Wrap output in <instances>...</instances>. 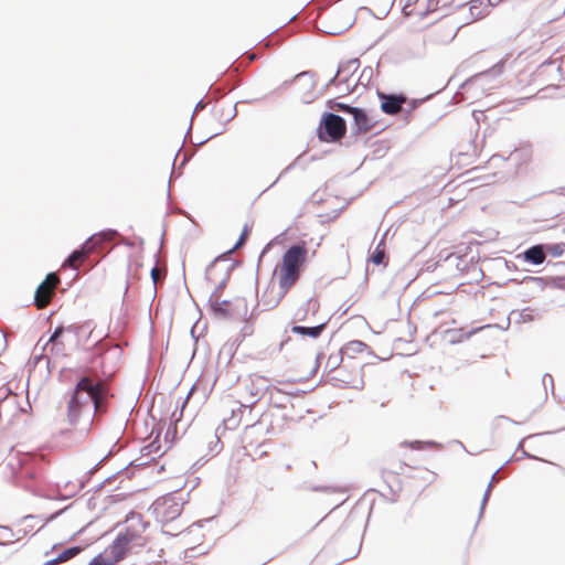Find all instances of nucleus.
Returning <instances> with one entry per match:
<instances>
[{"instance_id":"nucleus-24","label":"nucleus","mask_w":565,"mask_h":565,"mask_svg":"<svg viewBox=\"0 0 565 565\" xmlns=\"http://www.w3.org/2000/svg\"><path fill=\"white\" fill-rule=\"evenodd\" d=\"M317 73L315 71H303L295 75L294 79L301 81L305 79L303 83V89L307 93L313 92L316 88L317 82H316Z\"/></svg>"},{"instance_id":"nucleus-18","label":"nucleus","mask_w":565,"mask_h":565,"mask_svg":"<svg viewBox=\"0 0 565 565\" xmlns=\"http://www.w3.org/2000/svg\"><path fill=\"white\" fill-rule=\"evenodd\" d=\"M531 294L540 292L548 286V279L545 277L524 276L521 280Z\"/></svg>"},{"instance_id":"nucleus-23","label":"nucleus","mask_w":565,"mask_h":565,"mask_svg":"<svg viewBox=\"0 0 565 565\" xmlns=\"http://www.w3.org/2000/svg\"><path fill=\"white\" fill-rule=\"evenodd\" d=\"M512 317H516L518 322H532L539 318V312L531 307H526L522 310H512L509 319Z\"/></svg>"},{"instance_id":"nucleus-6","label":"nucleus","mask_w":565,"mask_h":565,"mask_svg":"<svg viewBox=\"0 0 565 565\" xmlns=\"http://www.w3.org/2000/svg\"><path fill=\"white\" fill-rule=\"evenodd\" d=\"M154 511L163 522L175 520L182 512L183 503L172 493L158 498L154 503Z\"/></svg>"},{"instance_id":"nucleus-11","label":"nucleus","mask_w":565,"mask_h":565,"mask_svg":"<svg viewBox=\"0 0 565 565\" xmlns=\"http://www.w3.org/2000/svg\"><path fill=\"white\" fill-rule=\"evenodd\" d=\"M238 300L239 299H237L235 303L225 299L207 301L209 310L215 318L227 320L233 317V312L236 308L243 307V303Z\"/></svg>"},{"instance_id":"nucleus-2","label":"nucleus","mask_w":565,"mask_h":565,"mask_svg":"<svg viewBox=\"0 0 565 565\" xmlns=\"http://www.w3.org/2000/svg\"><path fill=\"white\" fill-rule=\"evenodd\" d=\"M308 248L305 242L292 244L285 250L281 264L276 269L280 292L277 300L269 308H276L289 289L297 284L305 269Z\"/></svg>"},{"instance_id":"nucleus-50","label":"nucleus","mask_w":565,"mask_h":565,"mask_svg":"<svg viewBox=\"0 0 565 565\" xmlns=\"http://www.w3.org/2000/svg\"><path fill=\"white\" fill-rule=\"evenodd\" d=\"M65 510H66V509H62V510H58V511H56V512L52 513L50 516H47V518L45 519V523H47V522H51V521L55 520V519H56L58 515H61Z\"/></svg>"},{"instance_id":"nucleus-17","label":"nucleus","mask_w":565,"mask_h":565,"mask_svg":"<svg viewBox=\"0 0 565 565\" xmlns=\"http://www.w3.org/2000/svg\"><path fill=\"white\" fill-rule=\"evenodd\" d=\"M369 347L365 342L361 340H352L348 343H345L340 351L342 352L345 360H352L355 358L358 353L363 352Z\"/></svg>"},{"instance_id":"nucleus-20","label":"nucleus","mask_w":565,"mask_h":565,"mask_svg":"<svg viewBox=\"0 0 565 565\" xmlns=\"http://www.w3.org/2000/svg\"><path fill=\"white\" fill-rule=\"evenodd\" d=\"M493 72V70H488L469 77L460 85V89L468 90L472 87L482 86V83L491 77Z\"/></svg>"},{"instance_id":"nucleus-3","label":"nucleus","mask_w":565,"mask_h":565,"mask_svg":"<svg viewBox=\"0 0 565 565\" xmlns=\"http://www.w3.org/2000/svg\"><path fill=\"white\" fill-rule=\"evenodd\" d=\"M347 132V121L345 119L334 113L324 111L321 115L318 128L317 136L322 142H338L340 141Z\"/></svg>"},{"instance_id":"nucleus-43","label":"nucleus","mask_w":565,"mask_h":565,"mask_svg":"<svg viewBox=\"0 0 565 565\" xmlns=\"http://www.w3.org/2000/svg\"><path fill=\"white\" fill-rule=\"evenodd\" d=\"M512 460H520V458H519V457H515V456L513 455V456H512L510 459H508V460H507V461H505L501 467H499V468L494 471V473L492 475L491 480H490V482H489V484H488L487 489L492 490V487H493V479H494L495 475H497V473H498V472L503 468V466H505L507 463H509V462H510V461H512Z\"/></svg>"},{"instance_id":"nucleus-40","label":"nucleus","mask_w":565,"mask_h":565,"mask_svg":"<svg viewBox=\"0 0 565 565\" xmlns=\"http://www.w3.org/2000/svg\"><path fill=\"white\" fill-rule=\"evenodd\" d=\"M525 441V438L521 439L518 444V447H516V451H521L522 456L521 458H529V459H537L536 456L534 455H531L530 452H527L524 448H523V444Z\"/></svg>"},{"instance_id":"nucleus-55","label":"nucleus","mask_w":565,"mask_h":565,"mask_svg":"<svg viewBox=\"0 0 565 565\" xmlns=\"http://www.w3.org/2000/svg\"><path fill=\"white\" fill-rule=\"evenodd\" d=\"M205 105H206V104H205L202 99H201V100H199V102H198V104L195 105V108H194L193 114H195L196 111L202 110L203 108H205ZM193 116H194V115H192V117H193Z\"/></svg>"},{"instance_id":"nucleus-31","label":"nucleus","mask_w":565,"mask_h":565,"mask_svg":"<svg viewBox=\"0 0 565 565\" xmlns=\"http://www.w3.org/2000/svg\"><path fill=\"white\" fill-rule=\"evenodd\" d=\"M379 244L376 248L373 250V253L370 255L369 260L372 262L374 265H385L384 259L386 257L385 253L380 249Z\"/></svg>"},{"instance_id":"nucleus-22","label":"nucleus","mask_w":565,"mask_h":565,"mask_svg":"<svg viewBox=\"0 0 565 565\" xmlns=\"http://www.w3.org/2000/svg\"><path fill=\"white\" fill-rule=\"evenodd\" d=\"M238 301L243 303V317H244V322H245L239 334L242 335V339H245L246 337L252 335L254 332L253 322L255 321V316H254V312H250L249 315H247L248 308H247V302L245 300H238Z\"/></svg>"},{"instance_id":"nucleus-37","label":"nucleus","mask_w":565,"mask_h":565,"mask_svg":"<svg viewBox=\"0 0 565 565\" xmlns=\"http://www.w3.org/2000/svg\"><path fill=\"white\" fill-rule=\"evenodd\" d=\"M237 349V344L231 342L223 347L222 352H226L228 354V362H231Z\"/></svg>"},{"instance_id":"nucleus-19","label":"nucleus","mask_w":565,"mask_h":565,"mask_svg":"<svg viewBox=\"0 0 565 565\" xmlns=\"http://www.w3.org/2000/svg\"><path fill=\"white\" fill-rule=\"evenodd\" d=\"M51 289L52 288L50 287V285L46 284V281L40 282V285L36 287L34 291L33 303L38 308H42L46 305L51 296Z\"/></svg>"},{"instance_id":"nucleus-53","label":"nucleus","mask_w":565,"mask_h":565,"mask_svg":"<svg viewBox=\"0 0 565 565\" xmlns=\"http://www.w3.org/2000/svg\"><path fill=\"white\" fill-rule=\"evenodd\" d=\"M434 7H428L426 8V10H424L423 12L419 13V18L420 19H424L426 18L431 11H435L436 9H433Z\"/></svg>"},{"instance_id":"nucleus-39","label":"nucleus","mask_w":565,"mask_h":565,"mask_svg":"<svg viewBox=\"0 0 565 565\" xmlns=\"http://www.w3.org/2000/svg\"><path fill=\"white\" fill-rule=\"evenodd\" d=\"M111 450L106 455L104 456L94 467H92L88 471H87V475L88 477H90L92 475H94L100 467L111 456Z\"/></svg>"},{"instance_id":"nucleus-48","label":"nucleus","mask_w":565,"mask_h":565,"mask_svg":"<svg viewBox=\"0 0 565 565\" xmlns=\"http://www.w3.org/2000/svg\"><path fill=\"white\" fill-rule=\"evenodd\" d=\"M548 379L547 385L551 386L552 393H554V380L551 374L545 373L542 379V383L544 385V388L546 390V380Z\"/></svg>"},{"instance_id":"nucleus-4","label":"nucleus","mask_w":565,"mask_h":565,"mask_svg":"<svg viewBox=\"0 0 565 565\" xmlns=\"http://www.w3.org/2000/svg\"><path fill=\"white\" fill-rule=\"evenodd\" d=\"M141 540V531L132 526H127L124 531H120L109 547L113 561H122L135 546L142 545Z\"/></svg>"},{"instance_id":"nucleus-51","label":"nucleus","mask_w":565,"mask_h":565,"mask_svg":"<svg viewBox=\"0 0 565 565\" xmlns=\"http://www.w3.org/2000/svg\"><path fill=\"white\" fill-rule=\"evenodd\" d=\"M157 275H158V270H157V265L154 264V266L150 270V276H151V279H152V282L154 286L157 284Z\"/></svg>"},{"instance_id":"nucleus-62","label":"nucleus","mask_w":565,"mask_h":565,"mask_svg":"<svg viewBox=\"0 0 565 565\" xmlns=\"http://www.w3.org/2000/svg\"><path fill=\"white\" fill-rule=\"evenodd\" d=\"M554 64H555V63H554V62H551V61H550V62H544V63H542V64L540 65L539 70H543V68H544V67H546V66H554Z\"/></svg>"},{"instance_id":"nucleus-1","label":"nucleus","mask_w":565,"mask_h":565,"mask_svg":"<svg viewBox=\"0 0 565 565\" xmlns=\"http://www.w3.org/2000/svg\"><path fill=\"white\" fill-rule=\"evenodd\" d=\"M111 397L113 393L103 380L89 374L78 376L67 402L66 417L68 424L72 426L77 425L82 413L89 411V403H92L93 412L89 419V426H92L98 416L107 412ZM89 431L90 427L86 428L84 437Z\"/></svg>"},{"instance_id":"nucleus-49","label":"nucleus","mask_w":565,"mask_h":565,"mask_svg":"<svg viewBox=\"0 0 565 565\" xmlns=\"http://www.w3.org/2000/svg\"><path fill=\"white\" fill-rule=\"evenodd\" d=\"M372 73H373V71H372V68H371V67H365V68L362 71V73H361V75H360L359 79L356 81V84H358V83H361V82H362V79H364V78H367V81H369V79L371 78V76H372Z\"/></svg>"},{"instance_id":"nucleus-52","label":"nucleus","mask_w":565,"mask_h":565,"mask_svg":"<svg viewBox=\"0 0 565 565\" xmlns=\"http://www.w3.org/2000/svg\"><path fill=\"white\" fill-rule=\"evenodd\" d=\"M193 153H184L183 158H182V161L180 163V167H184L192 158Z\"/></svg>"},{"instance_id":"nucleus-56","label":"nucleus","mask_w":565,"mask_h":565,"mask_svg":"<svg viewBox=\"0 0 565 565\" xmlns=\"http://www.w3.org/2000/svg\"><path fill=\"white\" fill-rule=\"evenodd\" d=\"M323 358V353H319L316 358V366L313 367L312 370V373H316L319 365H320V360Z\"/></svg>"},{"instance_id":"nucleus-54","label":"nucleus","mask_w":565,"mask_h":565,"mask_svg":"<svg viewBox=\"0 0 565 565\" xmlns=\"http://www.w3.org/2000/svg\"><path fill=\"white\" fill-rule=\"evenodd\" d=\"M505 266L509 270H518V265L514 262L505 260Z\"/></svg>"},{"instance_id":"nucleus-64","label":"nucleus","mask_w":565,"mask_h":565,"mask_svg":"<svg viewBox=\"0 0 565 565\" xmlns=\"http://www.w3.org/2000/svg\"><path fill=\"white\" fill-rule=\"evenodd\" d=\"M38 518L39 516L32 515V514L25 515V516H23L22 522H28L29 520H34V519H38Z\"/></svg>"},{"instance_id":"nucleus-12","label":"nucleus","mask_w":565,"mask_h":565,"mask_svg":"<svg viewBox=\"0 0 565 565\" xmlns=\"http://www.w3.org/2000/svg\"><path fill=\"white\" fill-rule=\"evenodd\" d=\"M515 260L539 266L546 260L545 245L535 244L515 255Z\"/></svg>"},{"instance_id":"nucleus-57","label":"nucleus","mask_w":565,"mask_h":565,"mask_svg":"<svg viewBox=\"0 0 565 565\" xmlns=\"http://www.w3.org/2000/svg\"><path fill=\"white\" fill-rule=\"evenodd\" d=\"M360 550H361V542L359 543V547L356 550H354L353 553L351 555H349L348 557H345L344 559H351V558L356 557L360 553Z\"/></svg>"},{"instance_id":"nucleus-16","label":"nucleus","mask_w":565,"mask_h":565,"mask_svg":"<svg viewBox=\"0 0 565 565\" xmlns=\"http://www.w3.org/2000/svg\"><path fill=\"white\" fill-rule=\"evenodd\" d=\"M36 473L38 472L34 468L23 465L19 476L20 486L34 494H36V491L33 483L36 480Z\"/></svg>"},{"instance_id":"nucleus-7","label":"nucleus","mask_w":565,"mask_h":565,"mask_svg":"<svg viewBox=\"0 0 565 565\" xmlns=\"http://www.w3.org/2000/svg\"><path fill=\"white\" fill-rule=\"evenodd\" d=\"M348 367L354 366L350 364L343 365L338 371L330 374V376L327 380V383H330L332 386L339 388L351 387L355 390H363L364 381L362 376L360 379H354L352 372L347 370Z\"/></svg>"},{"instance_id":"nucleus-61","label":"nucleus","mask_w":565,"mask_h":565,"mask_svg":"<svg viewBox=\"0 0 565 565\" xmlns=\"http://www.w3.org/2000/svg\"><path fill=\"white\" fill-rule=\"evenodd\" d=\"M243 341L244 339H242V335L238 334L231 343H236L238 348Z\"/></svg>"},{"instance_id":"nucleus-27","label":"nucleus","mask_w":565,"mask_h":565,"mask_svg":"<svg viewBox=\"0 0 565 565\" xmlns=\"http://www.w3.org/2000/svg\"><path fill=\"white\" fill-rule=\"evenodd\" d=\"M327 106H328V108L335 109V110L347 114V115H352L356 108L355 106H351L345 103L337 102L335 99H329L327 102Z\"/></svg>"},{"instance_id":"nucleus-8","label":"nucleus","mask_w":565,"mask_h":565,"mask_svg":"<svg viewBox=\"0 0 565 565\" xmlns=\"http://www.w3.org/2000/svg\"><path fill=\"white\" fill-rule=\"evenodd\" d=\"M377 97L381 102V110L386 115H395L404 109L407 96L403 93H384L377 90Z\"/></svg>"},{"instance_id":"nucleus-29","label":"nucleus","mask_w":565,"mask_h":565,"mask_svg":"<svg viewBox=\"0 0 565 565\" xmlns=\"http://www.w3.org/2000/svg\"><path fill=\"white\" fill-rule=\"evenodd\" d=\"M433 94L428 95L424 99H412L406 102L404 105V109H402L405 113V118L408 120V118L412 116V113L426 99L430 98Z\"/></svg>"},{"instance_id":"nucleus-28","label":"nucleus","mask_w":565,"mask_h":565,"mask_svg":"<svg viewBox=\"0 0 565 565\" xmlns=\"http://www.w3.org/2000/svg\"><path fill=\"white\" fill-rule=\"evenodd\" d=\"M64 333L65 327L62 324L56 326L49 340L43 344L42 351H44L46 345L50 343L53 344L54 347L60 344L62 345V343L58 340L63 337Z\"/></svg>"},{"instance_id":"nucleus-36","label":"nucleus","mask_w":565,"mask_h":565,"mask_svg":"<svg viewBox=\"0 0 565 565\" xmlns=\"http://www.w3.org/2000/svg\"><path fill=\"white\" fill-rule=\"evenodd\" d=\"M116 562L108 558L103 557L102 555H97L94 557L88 565H114Z\"/></svg>"},{"instance_id":"nucleus-41","label":"nucleus","mask_w":565,"mask_h":565,"mask_svg":"<svg viewBox=\"0 0 565 565\" xmlns=\"http://www.w3.org/2000/svg\"><path fill=\"white\" fill-rule=\"evenodd\" d=\"M43 281H46L50 287H54L56 284H58L60 278L55 273H49Z\"/></svg>"},{"instance_id":"nucleus-42","label":"nucleus","mask_w":565,"mask_h":565,"mask_svg":"<svg viewBox=\"0 0 565 565\" xmlns=\"http://www.w3.org/2000/svg\"><path fill=\"white\" fill-rule=\"evenodd\" d=\"M490 494H491V490L490 489H486L483 498H482V501H481V505H480L479 518H481L483 515V511H484L486 505H487V503L489 501Z\"/></svg>"},{"instance_id":"nucleus-21","label":"nucleus","mask_w":565,"mask_h":565,"mask_svg":"<svg viewBox=\"0 0 565 565\" xmlns=\"http://www.w3.org/2000/svg\"><path fill=\"white\" fill-rule=\"evenodd\" d=\"M319 310V302L318 300L313 298L307 299V301L295 312V319L298 321L306 320L309 311L312 312V315L317 313Z\"/></svg>"},{"instance_id":"nucleus-32","label":"nucleus","mask_w":565,"mask_h":565,"mask_svg":"<svg viewBox=\"0 0 565 565\" xmlns=\"http://www.w3.org/2000/svg\"><path fill=\"white\" fill-rule=\"evenodd\" d=\"M119 473H122V475H126L127 477H129V466H127L126 468L121 469L117 473H114V475L107 477L103 482H100L99 484L94 487V490L95 491L100 490L106 483L111 482L117 477V475H119Z\"/></svg>"},{"instance_id":"nucleus-63","label":"nucleus","mask_w":565,"mask_h":565,"mask_svg":"<svg viewBox=\"0 0 565 565\" xmlns=\"http://www.w3.org/2000/svg\"><path fill=\"white\" fill-rule=\"evenodd\" d=\"M417 2H418V0H407V1L405 2V7H406V8H411V7H413L414 4H416Z\"/></svg>"},{"instance_id":"nucleus-60","label":"nucleus","mask_w":565,"mask_h":565,"mask_svg":"<svg viewBox=\"0 0 565 565\" xmlns=\"http://www.w3.org/2000/svg\"><path fill=\"white\" fill-rule=\"evenodd\" d=\"M217 135H218V134H214V135H212V136L207 137L206 139L199 141V142L196 143V146H198V147H201L202 145H204L205 142H207L210 139H212V138L216 137Z\"/></svg>"},{"instance_id":"nucleus-15","label":"nucleus","mask_w":565,"mask_h":565,"mask_svg":"<svg viewBox=\"0 0 565 565\" xmlns=\"http://www.w3.org/2000/svg\"><path fill=\"white\" fill-rule=\"evenodd\" d=\"M327 323L328 322L326 321V322L319 323V324L313 326V327H306V326L294 324L290 328V331L292 333L301 335V337H309V338H312V339H318V338L321 337V334L326 330Z\"/></svg>"},{"instance_id":"nucleus-45","label":"nucleus","mask_w":565,"mask_h":565,"mask_svg":"<svg viewBox=\"0 0 565 565\" xmlns=\"http://www.w3.org/2000/svg\"><path fill=\"white\" fill-rule=\"evenodd\" d=\"M339 81H340V75H337V73H335V74H334V76H333V77H331V78L328 81V83L324 85V87H323V92H324L326 89H328L330 86H335V85H337V86H342L343 84H340V83H339Z\"/></svg>"},{"instance_id":"nucleus-58","label":"nucleus","mask_w":565,"mask_h":565,"mask_svg":"<svg viewBox=\"0 0 565 565\" xmlns=\"http://www.w3.org/2000/svg\"><path fill=\"white\" fill-rule=\"evenodd\" d=\"M276 300H277V299H275V300H268V301L262 300V301H263V303H262V305L264 306L263 310H269V309H270V308H269V306H270V305H273Z\"/></svg>"},{"instance_id":"nucleus-46","label":"nucleus","mask_w":565,"mask_h":565,"mask_svg":"<svg viewBox=\"0 0 565 565\" xmlns=\"http://www.w3.org/2000/svg\"><path fill=\"white\" fill-rule=\"evenodd\" d=\"M215 439L216 440L214 443L210 444V450L215 454H218L222 449V444H221V440H220L217 434H215Z\"/></svg>"},{"instance_id":"nucleus-59","label":"nucleus","mask_w":565,"mask_h":565,"mask_svg":"<svg viewBox=\"0 0 565 565\" xmlns=\"http://www.w3.org/2000/svg\"><path fill=\"white\" fill-rule=\"evenodd\" d=\"M402 12L405 18H409L413 14V11L409 10V8H406L405 6L403 7Z\"/></svg>"},{"instance_id":"nucleus-10","label":"nucleus","mask_w":565,"mask_h":565,"mask_svg":"<svg viewBox=\"0 0 565 565\" xmlns=\"http://www.w3.org/2000/svg\"><path fill=\"white\" fill-rule=\"evenodd\" d=\"M352 132L354 136L367 134L375 126V120L369 116L364 108L356 107L353 114Z\"/></svg>"},{"instance_id":"nucleus-25","label":"nucleus","mask_w":565,"mask_h":565,"mask_svg":"<svg viewBox=\"0 0 565 565\" xmlns=\"http://www.w3.org/2000/svg\"><path fill=\"white\" fill-rule=\"evenodd\" d=\"M344 361H345V359L340 350L338 353L330 354L327 360V364H326V367L329 369L328 377L330 376V374L334 373L340 367H342L341 364Z\"/></svg>"},{"instance_id":"nucleus-35","label":"nucleus","mask_w":565,"mask_h":565,"mask_svg":"<svg viewBox=\"0 0 565 565\" xmlns=\"http://www.w3.org/2000/svg\"><path fill=\"white\" fill-rule=\"evenodd\" d=\"M301 156L297 157L290 164H288L281 172L280 174L278 175V178L270 184V186H274L279 180L280 178H282L286 173H288L289 171H291L298 163L299 159H300Z\"/></svg>"},{"instance_id":"nucleus-14","label":"nucleus","mask_w":565,"mask_h":565,"mask_svg":"<svg viewBox=\"0 0 565 565\" xmlns=\"http://www.w3.org/2000/svg\"><path fill=\"white\" fill-rule=\"evenodd\" d=\"M236 265H237L236 262L225 263L224 276L215 281L217 284H216L214 290L211 292L210 298H209L207 301H213V300L221 299L222 292L226 288L227 282H228L230 277H231V274H232L233 269L236 267Z\"/></svg>"},{"instance_id":"nucleus-33","label":"nucleus","mask_w":565,"mask_h":565,"mask_svg":"<svg viewBox=\"0 0 565 565\" xmlns=\"http://www.w3.org/2000/svg\"><path fill=\"white\" fill-rule=\"evenodd\" d=\"M548 279V286L557 289H565V276H551Z\"/></svg>"},{"instance_id":"nucleus-38","label":"nucleus","mask_w":565,"mask_h":565,"mask_svg":"<svg viewBox=\"0 0 565 565\" xmlns=\"http://www.w3.org/2000/svg\"><path fill=\"white\" fill-rule=\"evenodd\" d=\"M455 0H427L428 7H434L433 9H438L439 7H448Z\"/></svg>"},{"instance_id":"nucleus-26","label":"nucleus","mask_w":565,"mask_h":565,"mask_svg":"<svg viewBox=\"0 0 565 565\" xmlns=\"http://www.w3.org/2000/svg\"><path fill=\"white\" fill-rule=\"evenodd\" d=\"M0 546H9L20 540V535L14 540L15 533L9 526H0Z\"/></svg>"},{"instance_id":"nucleus-30","label":"nucleus","mask_w":565,"mask_h":565,"mask_svg":"<svg viewBox=\"0 0 565 565\" xmlns=\"http://www.w3.org/2000/svg\"><path fill=\"white\" fill-rule=\"evenodd\" d=\"M545 245V255H551L553 257H561L565 252L564 244H544Z\"/></svg>"},{"instance_id":"nucleus-13","label":"nucleus","mask_w":565,"mask_h":565,"mask_svg":"<svg viewBox=\"0 0 565 565\" xmlns=\"http://www.w3.org/2000/svg\"><path fill=\"white\" fill-rule=\"evenodd\" d=\"M230 253H232V249L215 257L214 260L206 267L205 278L207 281H216L224 276L225 263L234 262L228 257Z\"/></svg>"},{"instance_id":"nucleus-5","label":"nucleus","mask_w":565,"mask_h":565,"mask_svg":"<svg viewBox=\"0 0 565 565\" xmlns=\"http://www.w3.org/2000/svg\"><path fill=\"white\" fill-rule=\"evenodd\" d=\"M118 235L116 230H103L97 234H93L87 238V241L82 244L78 248L74 249L63 262L62 267H70L72 269H76L75 263L85 257L88 253L93 252L98 244L102 242L111 239L114 236Z\"/></svg>"},{"instance_id":"nucleus-44","label":"nucleus","mask_w":565,"mask_h":565,"mask_svg":"<svg viewBox=\"0 0 565 565\" xmlns=\"http://www.w3.org/2000/svg\"><path fill=\"white\" fill-rule=\"evenodd\" d=\"M83 327L78 324H70L65 327V332L73 333L75 337H78Z\"/></svg>"},{"instance_id":"nucleus-47","label":"nucleus","mask_w":565,"mask_h":565,"mask_svg":"<svg viewBox=\"0 0 565 565\" xmlns=\"http://www.w3.org/2000/svg\"><path fill=\"white\" fill-rule=\"evenodd\" d=\"M548 379L547 385L551 386L552 393H554V380L551 374L545 373L542 379V383L544 385V388L546 390V380Z\"/></svg>"},{"instance_id":"nucleus-34","label":"nucleus","mask_w":565,"mask_h":565,"mask_svg":"<svg viewBox=\"0 0 565 565\" xmlns=\"http://www.w3.org/2000/svg\"><path fill=\"white\" fill-rule=\"evenodd\" d=\"M248 234H249V228H248L247 225H245L243 227V230H242V233H241L237 242L235 243L234 247L232 248V250L237 248V247L243 246L245 244V242H246V238H247Z\"/></svg>"},{"instance_id":"nucleus-9","label":"nucleus","mask_w":565,"mask_h":565,"mask_svg":"<svg viewBox=\"0 0 565 565\" xmlns=\"http://www.w3.org/2000/svg\"><path fill=\"white\" fill-rule=\"evenodd\" d=\"M360 67L359 58H350L339 63L337 75H340V84L345 85V90L352 93L356 86V82L351 86L350 79Z\"/></svg>"}]
</instances>
